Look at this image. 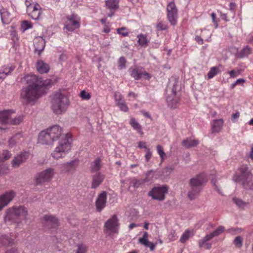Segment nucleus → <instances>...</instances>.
<instances>
[{
	"instance_id": "54",
	"label": "nucleus",
	"mask_w": 253,
	"mask_h": 253,
	"mask_svg": "<svg viewBox=\"0 0 253 253\" xmlns=\"http://www.w3.org/2000/svg\"><path fill=\"white\" fill-rule=\"evenodd\" d=\"M126 29L125 27L118 28L117 30V33L119 35H122L123 37H126L128 36V32L123 31L126 30Z\"/></svg>"
},
{
	"instance_id": "40",
	"label": "nucleus",
	"mask_w": 253,
	"mask_h": 253,
	"mask_svg": "<svg viewBox=\"0 0 253 253\" xmlns=\"http://www.w3.org/2000/svg\"><path fill=\"white\" fill-rule=\"evenodd\" d=\"M24 116L23 115H19L15 118L12 119L10 118L9 124L11 125H17L20 124L23 120Z\"/></svg>"
},
{
	"instance_id": "12",
	"label": "nucleus",
	"mask_w": 253,
	"mask_h": 253,
	"mask_svg": "<svg viewBox=\"0 0 253 253\" xmlns=\"http://www.w3.org/2000/svg\"><path fill=\"white\" fill-rule=\"evenodd\" d=\"M168 188L166 186L155 187L148 193V195L153 199L163 201L165 199V195L167 192Z\"/></svg>"
},
{
	"instance_id": "7",
	"label": "nucleus",
	"mask_w": 253,
	"mask_h": 253,
	"mask_svg": "<svg viewBox=\"0 0 253 253\" xmlns=\"http://www.w3.org/2000/svg\"><path fill=\"white\" fill-rule=\"evenodd\" d=\"M240 174H236L233 176V180L236 182H241L245 189H253V182L250 177L251 174L248 171V167L243 165L239 169Z\"/></svg>"
},
{
	"instance_id": "11",
	"label": "nucleus",
	"mask_w": 253,
	"mask_h": 253,
	"mask_svg": "<svg viewBox=\"0 0 253 253\" xmlns=\"http://www.w3.org/2000/svg\"><path fill=\"white\" fill-rule=\"evenodd\" d=\"M54 174V169L48 168L38 174L36 178L37 184H42L50 181Z\"/></svg>"
},
{
	"instance_id": "10",
	"label": "nucleus",
	"mask_w": 253,
	"mask_h": 253,
	"mask_svg": "<svg viewBox=\"0 0 253 253\" xmlns=\"http://www.w3.org/2000/svg\"><path fill=\"white\" fill-rule=\"evenodd\" d=\"M167 17L172 25H175L177 19V9L174 2H170L167 7Z\"/></svg>"
},
{
	"instance_id": "29",
	"label": "nucleus",
	"mask_w": 253,
	"mask_h": 253,
	"mask_svg": "<svg viewBox=\"0 0 253 253\" xmlns=\"http://www.w3.org/2000/svg\"><path fill=\"white\" fill-rule=\"evenodd\" d=\"M11 110H3L0 112V122L2 124H9L10 113Z\"/></svg>"
},
{
	"instance_id": "34",
	"label": "nucleus",
	"mask_w": 253,
	"mask_h": 253,
	"mask_svg": "<svg viewBox=\"0 0 253 253\" xmlns=\"http://www.w3.org/2000/svg\"><path fill=\"white\" fill-rule=\"evenodd\" d=\"M221 67V65L219 66H214L210 69V70L207 74V77L209 79L213 78L215 76L217 75L220 72L219 67Z\"/></svg>"
},
{
	"instance_id": "22",
	"label": "nucleus",
	"mask_w": 253,
	"mask_h": 253,
	"mask_svg": "<svg viewBox=\"0 0 253 253\" xmlns=\"http://www.w3.org/2000/svg\"><path fill=\"white\" fill-rule=\"evenodd\" d=\"M0 15L3 24H8L11 21V14L5 8L0 7Z\"/></svg>"
},
{
	"instance_id": "37",
	"label": "nucleus",
	"mask_w": 253,
	"mask_h": 253,
	"mask_svg": "<svg viewBox=\"0 0 253 253\" xmlns=\"http://www.w3.org/2000/svg\"><path fill=\"white\" fill-rule=\"evenodd\" d=\"M101 168L100 159H96L91 164V170L92 172L98 171Z\"/></svg>"
},
{
	"instance_id": "24",
	"label": "nucleus",
	"mask_w": 253,
	"mask_h": 253,
	"mask_svg": "<svg viewBox=\"0 0 253 253\" xmlns=\"http://www.w3.org/2000/svg\"><path fill=\"white\" fill-rule=\"evenodd\" d=\"M36 68L40 74L47 73L49 70V66L43 61L40 60L37 61Z\"/></svg>"
},
{
	"instance_id": "21",
	"label": "nucleus",
	"mask_w": 253,
	"mask_h": 253,
	"mask_svg": "<svg viewBox=\"0 0 253 253\" xmlns=\"http://www.w3.org/2000/svg\"><path fill=\"white\" fill-rule=\"evenodd\" d=\"M105 178V175L102 174L100 172H97L93 175L91 183V188L95 189L98 187L103 182Z\"/></svg>"
},
{
	"instance_id": "48",
	"label": "nucleus",
	"mask_w": 253,
	"mask_h": 253,
	"mask_svg": "<svg viewBox=\"0 0 253 253\" xmlns=\"http://www.w3.org/2000/svg\"><path fill=\"white\" fill-rule=\"evenodd\" d=\"M156 27L159 30H165L167 29L168 26L165 22L159 21L157 23Z\"/></svg>"
},
{
	"instance_id": "44",
	"label": "nucleus",
	"mask_w": 253,
	"mask_h": 253,
	"mask_svg": "<svg viewBox=\"0 0 253 253\" xmlns=\"http://www.w3.org/2000/svg\"><path fill=\"white\" fill-rule=\"evenodd\" d=\"M33 27L32 24L28 21H24L21 24V28L23 32L32 28Z\"/></svg>"
},
{
	"instance_id": "18",
	"label": "nucleus",
	"mask_w": 253,
	"mask_h": 253,
	"mask_svg": "<svg viewBox=\"0 0 253 253\" xmlns=\"http://www.w3.org/2000/svg\"><path fill=\"white\" fill-rule=\"evenodd\" d=\"M105 2L106 8L110 10V12L108 14L107 16L108 17H111L115 14L116 11L119 7V0H106Z\"/></svg>"
},
{
	"instance_id": "1",
	"label": "nucleus",
	"mask_w": 253,
	"mask_h": 253,
	"mask_svg": "<svg viewBox=\"0 0 253 253\" xmlns=\"http://www.w3.org/2000/svg\"><path fill=\"white\" fill-rule=\"evenodd\" d=\"M27 85L23 87L20 92V99L23 104L34 105L41 96L42 90L44 86L52 84L50 79L43 80L35 75H28L24 77Z\"/></svg>"
},
{
	"instance_id": "47",
	"label": "nucleus",
	"mask_w": 253,
	"mask_h": 253,
	"mask_svg": "<svg viewBox=\"0 0 253 253\" xmlns=\"http://www.w3.org/2000/svg\"><path fill=\"white\" fill-rule=\"evenodd\" d=\"M234 244L237 248H240L243 245L242 239L240 236L236 237L234 240Z\"/></svg>"
},
{
	"instance_id": "8",
	"label": "nucleus",
	"mask_w": 253,
	"mask_h": 253,
	"mask_svg": "<svg viewBox=\"0 0 253 253\" xmlns=\"http://www.w3.org/2000/svg\"><path fill=\"white\" fill-rule=\"evenodd\" d=\"M119 226V220L116 215H113L108 219L105 223V228L107 233L111 235L114 233L118 232Z\"/></svg>"
},
{
	"instance_id": "5",
	"label": "nucleus",
	"mask_w": 253,
	"mask_h": 253,
	"mask_svg": "<svg viewBox=\"0 0 253 253\" xmlns=\"http://www.w3.org/2000/svg\"><path fill=\"white\" fill-rule=\"evenodd\" d=\"M205 181V175L203 173L198 174L190 180V189L188 193V197L190 200L195 199L199 195Z\"/></svg>"
},
{
	"instance_id": "20",
	"label": "nucleus",
	"mask_w": 253,
	"mask_h": 253,
	"mask_svg": "<svg viewBox=\"0 0 253 253\" xmlns=\"http://www.w3.org/2000/svg\"><path fill=\"white\" fill-rule=\"evenodd\" d=\"M34 44L35 51L40 54L44 48L45 41L42 37H38L35 39Z\"/></svg>"
},
{
	"instance_id": "50",
	"label": "nucleus",
	"mask_w": 253,
	"mask_h": 253,
	"mask_svg": "<svg viewBox=\"0 0 253 253\" xmlns=\"http://www.w3.org/2000/svg\"><path fill=\"white\" fill-rule=\"evenodd\" d=\"M80 96L83 99L87 100H89L91 97L90 93L87 92L85 90H83L81 91Z\"/></svg>"
},
{
	"instance_id": "61",
	"label": "nucleus",
	"mask_w": 253,
	"mask_h": 253,
	"mask_svg": "<svg viewBox=\"0 0 253 253\" xmlns=\"http://www.w3.org/2000/svg\"><path fill=\"white\" fill-rule=\"evenodd\" d=\"M229 73L231 78H235V77H237L240 74L239 72H236L234 70H231V71H230L229 72Z\"/></svg>"
},
{
	"instance_id": "41",
	"label": "nucleus",
	"mask_w": 253,
	"mask_h": 253,
	"mask_svg": "<svg viewBox=\"0 0 253 253\" xmlns=\"http://www.w3.org/2000/svg\"><path fill=\"white\" fill-rule=\"evenodd\" d=\"M192 234L191 231L189 230H186L182 235L180 239V241L182 243H185L186 241H187L189 239V238L192 236Z\"/></svg>"
},
{
	"instance_id": "4",
	"label": "nucleus",
	"mask_w": 253,
	"mask_h": 253,
	"mask_svg": "<svg viewBox=\"0 0 253 253\" xmlns=\"http://www.w3.org/2000/svg\"><path fill=\"white\" fill-rule=\"evenodd\" d=\"M51 104L53 112L57 114H60L67 109L69 101L68 97L65 94L58 91L53 94Z\"/></svg>"
},
{
	"instance_id": "63",
	"label": "nucleus",
	"mask_w": 253,
	"mask_h": 253,
	"mask_svg": "<svg viewBox=\"0 0 253 253\" xmlns=\"http://www.w3.org/2000/svg\"><path fill=\"white\" fill-rule=\"evenodd\" d=\"M6 169L4 166L0 165V175H3L5 173Z\"/></svg>"
},
{
	"instance_id": "59",
	"label": "nucleus",
	"mask_w": 253,
	"mask_h": 253,
	"mask_svg": "<svg viewBox=\"0 0 253 253\" xmlns=\"http://www.w3.org/2000/svg\"><path fill=\"white\" fill-rule=\"evenodd\" d=\"M173 167L171 166H168L165 168L164 170V172L166 173L167 174H169L170 173L172 170H173Z\"/></svg>"
},
{
	"instance_id": "31",
	"label": "nucleus",
	"mask_w": 253,
	"mask_h": 253,
	"mask_svg": "<svg viewBox=\"0 0 253 253\" xmlns=\"http://www.w3.org/2000/svg\"><path fill=\"white\" fill-rule=\"evenodd\" d=\"M129 124L131 127L134 129L136 130L137 132L139 133L141 135L143 134V132L142 131V128L141 126L134 118H131L130 119Z\"/></svg>"
},
{
	"instance_id": "27",
	"label": "nucleus",
	"mask_w": 253,
	"mask_h": 253,
	"mask_svg": "<svg viewBox=\"0 0 253 253\" xmlns=\"http://www.w3.org/2000/svg\"><path fill=\"white\" fill-rule=\"evenodd\" d=\"M23 140L22 135L21 133H17L11 137L8 141V145L12 147Z\"/></svg>"
},
{
	"instance_id": "60",
	"label": "nucleus",
	"mask_w": 253,
	"mask_h": 253,
	"mask_svg": "<svg viewBox=\"0 0 253 253\" xmlns=\"http://www.w3.org/2000/svg\"><path fill=\"white\" fill-rule=\"evenodd\" d=\"M138 147L140 149L144 148V149H145L146 150L147 149V148H148L146 146V142H143V141H139L138 142Z\"/></svg>"
},
{
	"instance_id": "58",
	"label": "nucleus",
	"mask_w": 253,
	"mask_h": 253,
	"mask_svg": "<svg viewBox=\"0 0 253 253\" xmlns=\"http://www.w3.org/2000/svg\"><path fill=\"white\" fill-rule=\"evenodd\" d=\"M211 183L213 184V186L214 187L215 190L217 191L218 193L219 194H221V192L220 191V190L218 187L217 185L216 184V183L217 182L216 179L214 178H212L211 180Z\"/></svg>"
},
{
	"instance_id": "39",
	"label": "nucleus",
	"mask_w": 253,
	"mask_h": 253,
	"mask_svg": "<svg viewBox=\"0 0 253 253\" xmlns=\"http://www.w3.org/2000/svg\"><path fill=\"white\" fill-rule=\"evenodd\" d=\"M11 156L10 153L7 150L0 151V162L9 159Z\"/></svg>"
},
{
	"instance_id": "45",
	"label": "nucleus",
	"mask_w": 253,
	"mask_h": 253,
	"mask_svg": "<svg viewBox=\"0 0 253 253\" xmlns=\"http://www.w3.org/2000/svg\"><path fill=\"white\" fill-rule=\"evenodd\" d=\"M126 60L123 56L121 57L118 60V68L121 70L126 68Z\"/></svg>"
},
{
	"instance_id": "62",
	"label": "nucleus",
	"mask_w": 253,
	"mask_h": 253,
	"mask_svg": "<svg viewBox=\"0 0 253 253\" xmlns=\"http://www.w3.org/2000/svg\"><path fill=\"white\" fill-rule=\"evenodd\" d=\"M114 96H115V101H117L118 100H121L122 99H123L122 95L119 92H115Z\"/></svg>"
},
{
	"instance_id": "3",
	"label": "nucleus",
	"mask_w": 253,
	"mask_h": 253,
	"mask_svg": "<svg viewBox=\"0 0 253 253\" xmlns=\"http://www.w3.org/2000/svg\"><path fill=\"white\" fill-rule=\"evenodd\" d=\"M28 211L24 206H15L9 208L5 211L4 221L20 223L23 220H27Z\"/></svg>"
},
{
	"instance_id": "51",
	"label": "nucleus",
	"mask_w": 253,
	"mask_h": 253,
	"mask_svg": "<svg viewBox=\"0 0 253 253\" xmlns=\"http://www.w3.org/2000/svg\"><path fill=\"white\" fill-rule=\"evenodd\" d=\"M76 29H77V28H75L74 26H73L71 25L68 22H66V23L65 24V26H64V30H65L66 32H67L68 31H69V32H73Z\"/></svg>"
},
{
	"instance_id": "49",
	"label": "nucleus",
	"mask_w": 253,
	"mask_h": 253,
	"mask_svg": "<svg viewBox=\"0 0 253 253\" xmlns=\"http://www.w3.org/2000/svg\"><path fill=\"white\" fill-rule=\"evenodd\" d=\"M148 234L147 232H145L141 238L138 240V242L141 244H146V241L148 240Z\"/></svg>"
},
{
	"instance_id": "30",
	"label": "nucleus",
	"mask_w": 253,
	"mask_h": 253,
	"mask_svg": "<svg viewBox=\"0 0 253 253\" xmlns=\"http://www.w3.org/2000/svg\"><path fill=\"white\" fill-rule=\"evenodd\" d=\"M223 121L222 119L215 120L212 125L211 131L212 133L218 132L222 128Z\"/></svg>"
},
{
	"instance_id": "17",
	"label": "nucleus",
	"mask_w": 253,
	"mask_h": 253,
	"mask_svg": "<svg viewBox=\"0 0 253 253\" xmlns=\"http://www.w3.org/2000/svg\"><path fill=\"white\" fill-rule=\"evenodd\" d=\"M79 165L77 160H73L59 165L61 170L64 172H69L74 171Z\"/></svg>"
},
{
	"instance_id": "6",
	"label": "nucleus",
	"mask_w": 253,
	"mask_h": 253,
	"mask_svg": "<svg viewBox=\"0 0 253 253\" xmlns=\"http://www.w3.org/2000/svg\"><path fill=\"white\" fill-rule=\"evenodd\" d=\"M178 78L175 77H171L169 79V86L171 87L172 94L167 98L168 106L171 108H176L179 104V95L176 92Z\"/></svg>"
},
{
	"instance_id": "53",
	"label": "nucleus",
	"mask_w": 253,
	"mask_h": 253,
	"mask_svg": "<svg viewBox=\"0 0 253 253\" xmlns=\"http://www.w3.org/2000/svg\"><path fill=\"white\" fill-rule=\"evenodd\" d=\"M146 247L149 248L151 251H153L156 247V244L149 242L148 240L146 241V244H142Z\"/></svg>"
},
{
	"instance_id": "14",
	"label": "nucleus",
	"mask_w": 253,
	"mask_h": 253,
	"mask_svg": "<svg viewBox=\"0 0 253 253\" xmlns=\"http://www.w3.org/2000/svg\"><path fill=\"white\" fill-rule=\"evenodd\" d=\"M15 196L13 191L5 192L0 196V211L6 206L14 198Z\"/></svg>"
},
{
	"instance_id": "15",
	"label": "nucleus",
	"mask_w": 253,
	"mask_h": 253,
	"mask_svg": "<svg viewBox=\"0 0 253 253\" xmlns=\"http://www.w3.org/2000/svg\"><path fill=\"white\" fill-rule=\"evenodd\" d=\"M38 142L44 145H50L53 143L47 128L40 133L38 136Z\"/></svg>"
},
{
	"instance_id": "36",
	"label": "nucleus",
	"mask_w": 253,
	"mask_h": 253,
	"mask_svg": "<svg viewBox=\"0 0 253 253\" xmlns=\"http://www.w3.org/2000/svg\"><path fill=\"white\" fill-rule=\"evenodd\" d=\"M144 184L145 183L143 179H137L134 178L130 181V186H133L135 188L142 187Z\"/></svg>"
},
{
	"instance_id": "16",
	"label": "nucleus",
	"mask_w": 253,
	"mask_h": 253,
	"mask_svg": "<svg viewBox=\"0 0 253 253\" xmlns=\"http://www.w3.org/2000/svg\"><path fill=\"white\" fill-rule=\"evenodd\" d=\"M27 12L29 16L33 19L38 20L42 13L41 6L36 3L33 7H29L27 9Z\"/></svg>"
},
{
	"instance_id": "64",
	"label": "nucleus",
	"mask_w": 253,
	"mask_h": 253,
	"mask_svg": "<svg viewBox=\"0 0 253 253\" xmlns=\"http://www.w3.org/2000/svg\"><path fill=\"white\" fill-rule=\"evenodd\" d=\"M195 40L200 44H202L204 42L203 40L200 36H196L195 37Z\"/></svg>"
},
{
	"instance_id": "56",
	"label": "nucleus",
	"mask_w": 253,
	"mask_h": 253,
	"mask_svg": "<svg viewBox=\"0 0 253 253\" xmlns=\"http://www.w3.org/2000/svg\"><path fill=\"white\" fill-rule=\"evenodd\" d=\"M121 110L124 112H127L128 110V107L127 106L126 102H125L123 103H119V105L118 106Z\"/></svg>"
},
{
	"instance_id": "25",
	"label": "nucleus",
	"mask_w": 253,
	"mask_h": 253,
	"mask_svg": "<svg viewBox=\"0 0 253 253\" xmlns=\"http://www.w3.org/2000/svg\"><path fill=\"white\" fill-rule=\"evenodd\" d=\"M43 219L49 224L52 226V228H56L58 226V220L54 216L50 214L44 215Z\"/></svg>"
},
{
	"instance_id": "52",
	"label": "nucleus",
	"mask_w": 253,
	"mask_h": 253,
	"mask_svg": "<svg viewBox=\"0 0 253 253\" xmlns=\"http://www.w3.org/2000/svg\"><path fill=\"white\" fill-rule=\"evenodd\" d=\"M234 203L238 207H242L245 205V203L243 202L241 199L237 198H233L232 199Z\"/></svg>"
},
{
	"instance_id": "42",
	"label": "nucleus",
	"mask_w": 253,
	"mask_h": 253,
	"mask_svg": "<svg viewBox=\"0 0 253 253\" xmlns=\"http://www.w3.org/2000/svg\"><path fill=\"white\" fill-rule=\"evenodd\" d=\"M154 175V171L152 170H149L146 174V177L143 180L144 183L152 182Z\"/></svg>"
},
{
	"instance_id": "23",
	"label": "nucleus",
	"mask_w": 253,
	"mask_h": 253,
	"mask_svg": "<svg viewBox=\"0 0 253 253\" xmlns=\"http://www.w3.org/2000/svg\"><path fill=\"white\" fill-rule=\"evenodd\" d=\"M67 22L71 25L74 26L77 29L80 26V18L79 16L75 14L68 15L67 17Z\"/></svg>"
},
{
	"instance_id": "33",
	"label": "nucleus",
	"mask_w": 253,
	"mask_h": 253,
	"mask_svg": "<svg viewBox=\"0 0 253 253\" xmlns=\"http://www.w3.org/2000/svg\"><path fill=\"white\" fill-rule=\"evenodd\" d=\"M251 51L252 48L249 46L247 45L237 54V56L238 58H243L250 54L251 53Z\"/></svg>"
},
{
	"instance_id": "19",
	"label": "nucleus",
	"mask_w": 253,
	"mask_h": 253,
	"mask_svg": "<svg viewBox=\"0 0 253 253\" xmlns=\"http://www.w3.org/2000/svg\"><path fill=\"white\" fill-rule=\"evenodd\" d=\"M106 192L104 191L99 195L96 201V210L100 212L105 207L107 199Z\"/></svg>"
},
{
	"instance_id": "46",
	"label": "nucleus",
	"mask_w": 253,
	"mask_h": 253,
	"mask_svg": "<svg viewBox=\"0 0 253 253\" xmlns=\"http://www.w3.org/2000/svg\"><path fill=\"white\" fill-rule=\"evenodd\" d=\"M157 150L158 154L159 155L162 161H163L165 159V158L166 157V153L163 150V149L162 147L158 145L157 146Z\"/></svg>"
},
{
	"instance_id": "43",
	"label": "nucleus",
	"mask_w": 253,
	"mask_h": 253,
	"mask_svg": "<svg viewBox=\"0 0 253 253\" xmlns=\"http://www.w3.org/2000/svg\"><path fill=\"white\" fill-rule=\"evenodd\" d=\"M211 237L209 235V234L206 235L203 239H201L199 241V246L200 248H202L205 245V244L207 243L209 241L211 240Z\"/></svg>"
},
{
	"instance_id": "2",
	"label": "nucleus",
	"mask_w": 253,
	"mask_h": 253,
	"mask_svg": "<svg viewBox=\"0 0 253 253\" xmlns=\"http://www.w3.org/2000/svg\"><path fill=\"white\" fill-rule=\"evenodd\" d=\"M53 141L58 139L59 145L51 153L52 157L55 159L63 158V156L71 149L72 139L68 133H62V128L58 125L53 126L47 128Z\"/></svg>"
},
{
	"instance_id": "28",
	"label": "nucleus",
	"mask_w": 253,
	"mask_h": 253,
	"mask_svg": "<svg viewBox=\"0 0 253 253\" xmlns=\"http://www.w3.org/2000/svg\"><path fill=\"white\" fill-rule=\"evenodd\" d=\"M14 244V240L8 235H2L0 236V246H11Z\"/></svg>"
},
{
	"instance_id": "35",
	"label": "nucleus",
	"mask_w": 253,
	"mask_h": 253,
	"mask_svg": "<svg viewBox=\"0 0 253 253\" xmlns=\"http://www.w3.org/2000/svg\"><path fill=\"white\" fill-rule=\"evenodd\" d=\"M137 37L138 39V43L140 46L144 47L147 46L149 41L146 35L141 34L138 35Z\"/></svg>"
},
{
	"instance_id": "57",
	"label": "nucleus",
	"mask_w": 253,
	"mask_h": 253,
	"mask_svg": "<svg viewBox=\"0 0 253 253\" xmlns=\"http://www.w3.org/2000/svg\"><path fill=\"white\" fill-rule=\"evenodd\" d=\"M85 248L81 245H78V249L76 253H85Z\"/></svg>"
},
{
	"instance_id": "13",
	"label": "nucleus",
	"mask_w": 253,
	"mask_h": 253,
	"mask_svg": "<svg viewBox=\"0 0 253 253\" xmlns=\"http://www.w3.org/2000/svg\"><path fill=\"white\" fill-rule=\"evenodd\" d=\"M30 153L27 151H23L15 156L11 164L13 168H18L21 164L25 162L28 159Z\"/></svg>"
},
{
	"instance_id": "38",
	"label": "nucleus",
	"mask_w": 253,
	"mask_h": 253,
	"mask_svg": "<svg viewBox=\"0 0 253 253\" xmlns=\"http://www.w3.org/2000/svg\"><path fill=\"white\" fill-rule=\"evenodd\" d=\"M225 231V227L223 226H219L214 231L212 232L209 234L210 237H211V239H212L213 237L218 236L221 234H222Z\"/></svg>"
},
{
	"instance_id": "9",
	"label": "nucleus",
	"mask_w": 253,
	"mask_h": 253,
	"mask_svg": "<svg viewBox=\"0 0 253 253\" xmlns=\"http://www.w3.org/2000/svg\"><path fill=\"white\" fill-rule=\"evenodd\" d=\"M129 72L130 76L136 80H140L142 78L149 80L152 77L151 74L146 72L142 68H139L137 66L130 68Z\"/></svg>"
},
{
	"instance_id": "32",
	"label": "nucleus",
	"mask_w": 253,
	"mask_h": 253,
	"mask_svg": "<svg viewBox=\"0 0 253 253\" xmlns=\"http://www.w3.org/2000/svg\"><path fill=\"white\" fill-rule=\"evenodd\" d=\"M199 144V141L196 139L187 138L182 141V144L185 148H189L195 147Z\"/></svg>"
},
{
	"instance_id": "55",
	"label": "nucleus",
	"mask_w": 253,
	"mask_h": 253,
	"mask_svg": "<svg viewBox=\"0 0 253 253\" xmlns=\"http://www.w3.org/2000/svg\"><path fill=\"white\" fill-rule=\"evenodd\" d=\"M152 152L150 151V149L149 148H147L146 150V154L145 155V158L146 159V162H149L150 159L152 157Z\"/></svg>"
},
{
	"instance_id": "26",
	"label": "nucleus",
	"mask_w": 253,
	"mask_h": 253,
	"mask_svg": "<svg viewBox=\"0 0 253 253\" xmlns=\"http://www.w3.org/2000/svg\"><path fill=\"white\" fill-rule=\"evenodd\" d=\"M13 66H3L0 69V79L5 78L14 70Z\"/></svg>"
}]
</instances>
